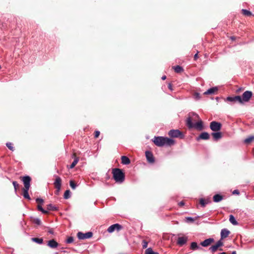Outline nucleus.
I'll return each mask as SVG.
<instances>
[{
  "instance_id": "1",
  "label": "nucleus",
  "mask_w": 254,
  "mask_h": 254,
  "mask_svg": "<svg viewBox=\"0 0 254 254\" xmlns=\"http://www.w3.org/2000/svg\"><path fill=\"white\" fill-rule=\"evenodd\" d=\"M154 143L157 146H171L175 144V140L172 138L164 136H155L153 140Z\"/></svg>"
},
{
  "instance_id": "2",
  "label": "nucleus",
  "mask_w": 254,
  "mask_h": 254,
  "mask_svg": "<svg viewBox=\"0 0 254 254\" xmlns=\"http://www.w3.org/2000/svg\"><path fill=\"white\" fill-rule=\"evenodd\" d=\"M113 178L116 182L122 183L125 180V175L122 171L119 168L113 169Z\"/></svg>"
},
{
  "instance_id": "3",
  "label": "nucleus",
  "mask_w": 254,
  "mask_h": 254,
  "mask_svg": "<svg viewBox=\"0 0 254 254\" xmlns=\"http://www.w3.org/2000/svg\"><path fill=\"white\" fill-rule=\"evenodd\" d=\"M186 125L189 128H195L199 130L203 129V123L201 120H199L195 124L191 122L190 119H187L186 121Z\"/></svg>"
},
{
  "instance_id": "4",
  "label": "nucleus",
  "mask_w": 254,
  "mask_h": 254,
  "mask_svg": "<svg viewBox=\"0 0 254 254\" xmlns=\"http://www.w3.org/2000/svg\"><path fill=\"white\" fill-rule=\"evenodd\" d=\"M168 135L171 137H180L183 138L184 137L183 133L179 129H171L168 132Z\"/></svg>"
},
{
  "instance_id": "5",
  "label": "nucleus",
  "mask_w": 254,
  "mask_h": 254,
  "mask_svg": "<svg viewBox=\"0 0 254 254\" xmlns=\"http://www.w3.org/2000/svg\"><path fill=\"white\" fill-rule=\"evenodd\" d=\"M221 127V124L216 121H213L210 124V128L213 131H218L220 130Z\"/></svg>"
},
{
  "instance_id": "6",
  "label": "nucleus",
  "mask_w": 254,
  "mask_h": 254,
  "mask_svg": "<svg viewBox=\"0 0 254 254\" xmlns=\"http://www.w3.org/2000/svg\"><path fill=\"white\" fill-rule=\"evenodd\" d=\"M123 228V227L118 224H114L113 225H111L107 229V231L110 233H113L114 231L117 230V231H119L121 230Z\"/></svg>"
},
{
  "instance_id": "7",
  "label": "nucleus",
  "mask_w": 254,
  "mask_h": 254,
  "mask_svg": "<svg viewBox=\"0 0 254 254\" xmlns=\"http://www.w3.org/2000/svg\"><path fill=\"white\" fill-rule=\"evenodd\" d=\"M253 93L250 91H246L243 93L242 94V96L241 97L242 98V104L244 102H248L251 98L252 97Z\"/></svg>"
},
{
  "instance_id": "8",
  "label": "nucleus",
  "mask_w": 254,
  "mask_h": 254,
  "mask_svg": "<svg viewBox=\"0 0 254 254\" xmlns=\"http://www.w3.org/2000/svg\"><path fill=\"white\" fill-rule=\"evenodd\" d=\"M93 233L91 232H88L86 233H83L82 232H78L77 233V237L80 240L89 239L92 237Z\"/></svg>"
},
{
  "instance_id": "9",
  "label": "nucleus",
  "mask_w": 254,
  "mask_h": 254,
  "mask_svg": "<svg viewBox=\"0 0 254 254\" xmlns=\"http://www.w3.org/2000/svg\"><path fill=\"white\" fill-rule=\"evenodd\" d=\"M226 100L231 102H238L240 104H242V98L241 96L239 95L234 97L229 96L227 97Z\"/></svg>"
},
{
  "instance_id": "10",
  "label": "nucleus",
  "mask_w": 254,
  "mask_h": 254,
  "mask_svg": "<svg viewBox=\"0 0 254 254\" xmlns=\"http://www.w3.org/2000/svg\"><path fill=\"white\" fill-rule=\"evenodd\" d=\"M31 180V178L28 176H25L23 177L22 181L24 185V189H29Z\"/></svg>"
},
{
  "instance_id": "11",
  "label": "nucleus",
  "mask_w": 254,
  "mask_h": 254,
  "mask_svg": "<svg viewBox=\"0 0 254 254\" xmlns=\"http://www.w3.org/2000/svg\"><path fill=\"white\" fill-rule=\"evenodd\" d=\"M210 138L209 134L207 132H203L198 136L196 139L197 141H199L200 139L202 140H208Z\"/></svg>"
},
{
  "instance_id": "12",
  "label": "nucleus",
  "mask_w": 254,
  "mask_h": 254,
  "mask_svg": "<svg viewBox=\"0 0 254 254\" xmlns=\"http://www.w3.org/2000/svg\"><path fill=\"white\" fill-rule=\"evenodd\" d=\"M187 119H190L191 122L199 121L200 120L198 114L194 112H190L189 114V117Z\"/></svg>"
},
{
  "instance_id": "13",
  "label": "nucleus",
  "mask_w": 254,
  "mask_h": 254,
  "mask_svg": "<svg viewBox=\"0 0 254 254\" xmlns=\"http://www.w3.org/2000/svg\"><path fill=\"white\" fill-rule=\"evenodd\" d=\"M145 156H146L147 160L148 161V162L151 163H153L154 162V161H155L154 158L153 154L151 152H150L149 151H146L145 152Z\"/></svg>"
},
{
  "instance_id": "14",
  "label": "nucleus",
  "mask_w": 254,
  "mask_h": 254,
  "mask_svg": "<svg viewBox=\"0 0 254 254\" xmlns=\"http://www.w3.org/2000/svg\"><path fill=\"white\" fill-rule=\"evenodd\" d=\"M214 241L213 238H208L200 243V245L204 247H206L209 246Z\"/></svg>"
},
{
  "instance_id": "15",
  "label": "nucleus",
  "mask_w": 254,
  "mask_h": 254,
  "mask_svg": "<svg viewBox=\"0 0 254 254\" xmlns=\"http://www.w3.org/2000/svg\"><path fill=\"white\" fill-rule=\"evenodd\" d=\"M62 180L60 177L57 176L54 182V185L58 190H60L61 188Z\"/></svg>"
},
{
  "instance_id": "16",
  "label": "nucleus",
  "mask_w": 254,
  "mask_h": 254,
  "mask_svg": "<svg viewBox=\"0 0 254 254\" xmlns=\"http://www.w3.org/2000/svg\"><path fill=\"white\" fill-rule=\"evenodd\" d=\"M47 245L52 249H55L58 247L59 244L54 239H52L48 241Z\"/></svg>"
},
{
  "instance_id": "17",
  "label": "nucleus",
  "mask_w": 254,
  "mask_h": 254,
  "mask_svg": "<svg viewBox=\"0 0 254 254\" xmlns=\"http://www.w3.org/2000/svg\"><path fill=\"white\" fill-rule=\"evenodd\" d=\"M230 232L228 229H227L226 228H224V229H222L221 231V233H220L221 239H224L227 238L228 236V235L230 234Z\"/></svg>"
},
{
  "instance_id": "18",
  "label": "nucleus",
  "mask_w": 254,
  "mask_h": 254,
  "mask_svg": "<svg viewBox=\"0 0 254 254\" xmlns=\"http://www.w3.org/2000/svg\"><path fill=\"white\" fill-rule=\"evenodd\" d=\"M188 241V238L187 237H179L177 241V244L179 246H183L185 245Z\"/></svg>"
},
{
  "instance_id": "19",
  "label": "nucleus",
  "mask_w": 254,
  "mask_h": 254,
  "mask_svg": "<svg viewBox=\"0 0 254 254\" xmlns=\"http://www.w3.org/2000/svg\"><path fill=\"white\" fill-rule=\"evenodd\" d=\"M218 90L217 87H213L208 89L204 93V95L214 94Z\"/></svg>"
},
{
  "instance_id": "20",
  "label": "nucleus",
  "mask_w": 254,
  "mask_h": 254,
  "mask_svg": "<svg viewBox=\"0 0 254 254\" xmlns=\"http://www.w3.org/2000/svg\"><path fill=\"white\" fill-rule=\"evenodd\" d=\"M121 160L122 163L124 165H128L130 163L129 159L126 156H122L121 157Z\"/></svg>"
},
{
  "instance_id": "21",
  "label": "nucleus",
  "mask_w": 254,
  "mask_h": 254,
  "mask_svg": "<svg viewBox=\"0 0 254 254\" xmlns=\"http://www.w3.org/2000/svg\"><path fill=\"white\" fill-rule=\"evenodd\" d=\"M212 135L213 137V138L215 140H217L221 138H222V133L220 132H212Z\"/></svg>"
},
{
  "instance_id": "22",
  "label": "nucleus",
  "mask_w": 254,
  "mask_h": 254,
  "mask_svg": "<svg viewBox=\"0 0 254 254\" xmlns=\"http://www.w3.org/2000/svg\"><path fill=\"white\" fill-rule=\"evenodd\" d=\"M213 198L215 202H218L223 199V197L221 195L217 194L213 196Z\"/></svg>"
},
{
  "instance_id": "23",
  "label": "nucleus",
  "mask_w": 254,
  "mask_h": 254,
  "mask_svg": "<svg viewBox=\"0 0 254 254\" xmlns=\"http://www.w3.org/2000/svg\"><path fill=\"white\" fill-rule=\"evenodd\" d=\"M210 202V201L208 199L205 200L203 198H200L199 199V203L202 207H204L207 204Z\"/></svg>"
},
{
  "instance_id": "24",
  "label": "nucleus",
  "mask_w": 254,
  "mask_h": 254,
  "mask_svg": "<svg viewBox=\"0 0 254 254\" xmlns=\"http://www.w3.org/2000/svg\"><path fill=\"white\" fill-rule=\"evenodd\" d=\"M229 221L234 225H238V222L236 221L235 217L233 215L229 216Z\"/></svg>"
},
{
  "instance_id": "25",
  "label": "nucleus",
  "mask_w": 254,
  "mask_h": 254,
  "mask_svg": "<svg viewBox=\"0 0 254 254\" xmlns=\"http://www.w3.org/2000/svg\"><path fill=\"white\" fill-rule=\"evenodd\" d=\"M190 248L191 250H192L193 251H194L197 249H201L198 246L197 243L194 242H192L191 243Z\"/></svg>"
},
{
  "instance_id": "26",
  "label": "nucleus",
  "mask_w": 254,
  "mask_h": 254,
  "mask_svg": "<svg viewBox=\"0 0 254 254\" xmlns=\"http://www.w3.org/2000/svg\"><path fill=\"white\" fill-rule=\"evenodd\" d=\"M31 240L38 244H42L43 243V239L42 238H32Z\"/></svg>"
},
{
  "instance_id": "27",
  "label": "nucleus",
  "mask_w": 254,
  "mask_h": 254,
  "mask_svg": "<svg viewBox=\"0 0 254 254\" xmlns=\"http://www.w3.org/2000/svg\"><path fill=\"white\" fill-rule=\"evenodd\" d=\"M173 68L174 69L175 71L177 73H180L183 71V68L180 65H176L173 67Z\"/></svg>"
},
{
  "instance_id": "28",
  "label": "nucleus",
  "mask_w": 254,
  "mask_h": 254,
  "mask_svg": "<svg viewBox=\"0 0 254 254\" xmlns=\"http://www.w3.org/2000/svg\"><path fill=\"white\" fill-rule=\"evenodd\" d=\"M29 189H23V196L25 198L30 199V197L28 193V190Z\"/></svg>"
},
{
  "instance_id": "29",
  "label": "nucleus",
  "mask_w": 254,
  "mask_h": 254,
  "mask_svg": "<svg viewBox=\"0 0 254 254\" xmlns=\"http://www.w3.org/2000/svg\"><path fill=\"white\" fill-rule=\"evenodd\" d=\"M78 161H79L78 157H75L73 161L70 165L69 168H70V169L73 168L75 167V166L77 164V163H78Z\"/></svg>"
},
{
  "instance_id": "30",
  "label": "nucleus",
  "mask_w": 254,
  "mask_h": 254,
  "mask_svg": "<svg viewBox=\"0 0 254 254\" xmlns=\"http://www.w3.org/2000/svg\"><path fill=\"white\" fill-rule=\"evenodd\" d=\"M57 208L52 204L47 205V211H56L57 210Z\"/></svg>"
},
{
  "instance_id": "31",
  "label": "nucleus",
  "mask_w": 254,
  "mask_h": 254,
  "mask_svg": "<svg viewBox=\"0 0 254 254\" xmlns=\"http://www.w3.org/2000/svg\"><path fill=\"white\" fill-rule=\"evenodd\" d=\"M254 139V136H250L248 137L245 139L244 140V143L248 144L252 142Z\"/></svg>"
},
{
  "instance_id": "32",
  "label": "nucleus",
  "mask_w": 254,
  "mask_h": 254,
  "mask_svg": "<svg viewBox=\"0 0 254 254\" xmlns=\"http://www.w3.org/2000/svg\"><path fill=\"white\" fill-rule=\"evenodd\" d=\"M242 13L246 16H250L252 15V12L248 10L243 9H242Z\"/></svg>"
},
{
  "instance_id": "33",
  "label": "nucleus",
  "mask_w": 254,
  "mask_h": 254,
  "mask_svg": "<svg viewBox=\"0 0 254 254\" xmlns=\"http://www.w3.org/2000/svg\"><path fill=\"white\" fill-rule=\"evenodd\" d=\"M70 197V191L69 190H65L64 194V199H67Z\"/></svg>"
},
{
  "instance_id": "34",
  "label": "nucleus",
  "mask_w": 254,
  "mask_h": 254,
  "mask_svg": "<svg viewBox=\"0 0 254 254\" xmlns=\"http://www.w3.org/2000/svg\"><path fill=\"white\" fill-rule=\"evenodd\" d=\"M218 248L219 247L217 246L216 244H215V245L210 247L209 250L211 251L212 253H214L218 249Z\"/></svg>"
},
{
  "instance_id": "35",
  "label": "nucleus",
  "mask_w": 254,
  "mask_h": 254,
  "mask_svg": "<svg viewBox=\"0 0 254 254\" xmlns=\"http://www.w3.org/2000/svg\"><path fill=\"white\" fill-rule=\"evenodd\" d=\"M145 254H158V253L153 252L151 248H149L146 249Z\"/></svg>"
},
{
  "instance_id": "36",
  "label": "nucleus",
  "mask_w": 254,
  "mask_h": 254,
  "mask_svg": "<svg viewBox=\"0 0 254 254\" xmlns=\"http://www.w3.org/2000/svg\"><path fill=\"white\" fill-rule=\"evenodd\" d=\"M37 209L38 210L41 211L43 214H48V211L47 210H46L43 208L41 205H38L37 206Z\"/></svg>"
},
{
  "instance_id": "37",
  "label": "nucleus",
  "mask_w": 254,
  "mask_h": 254,
  "mask_svg": "<svg viewBox=\"0 0 254 254\" xmlns=\"http://www.w3.org/2000/svg\"><path fill=\"white\" fill-rule=\"evenodd\" d=\"M12 143L11 142H7L6 143V146L8 148L9 150H10L12 151H13L14 150V147L12 146Z\"/></svg>"
},
{
  "instance_id": "38",
  "label": "nucleus",
  "mask_w": 254,
  "mask_h": 254,
  "mask_svg": "<svg viewBox=\"0 0 254 254\" xmlns=\"http://www.w3.org/2000/svg\"><path fill=\"white\" fill-rule=\"evenodd\" d=\"M69 185L73 190H75L77 186L76 184L74 182V181L72 180L70 181Z\"/></svg>"
},
{
  "instance_id": "39",
  "label": "nucleus",
  "mask_w": 254,
  "mask_h": 254,
  "mask_svg": "<svg viewBox=\"0 0 254 254\" xmlns=\"http://www.w3.org/2000/svg\"><path fill=\"white\" fill-rule=\"evenodd\" d=\"M33 222L38 225H40L41 224V220L39 219V218H34L33 219Z\"/></svg>"
},
{
  "instance_id": "40",
  "label": "nucleus",
  "mask_w": 254,
  "mask_h": 254,
  "mask_svg": "<svg viewBox=\"0 0 254 254\" xmlns=\"http://www.w3.org/2000/svg\"><path fill=\"white\" fill-rule=\"evenodd\" d=\"M195 220V219L191 217H186V221L187 222H193Z\"/></svg>"
},
{
  "instance_id": "41",
  "label": "nucleus",
  "mask_w": 254,
  "mask_h": 254,
  "mask_svg": "<svg viewBox=\"0 0 254 254\" xmlns=\"http://www.w3.org/2000/svg\"><path fill=\"white\" fill-rule=\"evenodd\" d=\"M193 97H194V98L196 100H198L200 99V94L197 93V92H195L194 94V95H193Z\"/></svg>"
},
{
  "instance_id": "42",
  "label": "nucleus",
  "mask_w": 254,
  "mask_h": 254,
  "mask_svg": "<svg viewBox=\"0 0 254 254\" xmlns=\"http://www.w3.org/2000/svg\"><path fill=\"white\" fill-rule=\"evenodd\" d=\"M222 239H220L217 242V243H216V244L217 245V246L219 248L220 247H222L223 246L224 244H223V242H222Z\"/></svg>"
},
{
  "instance_id": "43",
  "label": "nucleus",
  "mask_w": 254,
  "mask_h": 254,
  "mask_svg": "<svg viewBox=\"0 0 254 254\" xmlns=\"http://www.w3.org/2000/svg\"><path fill=\"white\" fill-rule=\"evenodd\" d=\"M12 184H13V186L14 187V190H15V191H16V190H17V188L19 186V185L17 183V182L16 181H13L12 182Z\"/></svg>"
},
{
  "instance_id": "44",
  "label": "nucleus",
  "mask_w": 254,
  "mask_h": 254,
  "mask_svg": "<svg viewBox=\"0 0 254 254\" xmlns=\"http://www.w3.org/2000/svg\"><path fill=\"white\" fill-rule=\"evenodd\" d=\"M73 242V238L72 237H69L67 238L66 241V242L68 244L71 243Z\"/></svg>"
},
{
  "instance_id": "45",
  "label": "nucleus",
  "mask_w": 254,
  "mask_h": 254,
  "mask_svg": "<svg viewBox=\"0 0 254 254\" xmlns=\"http://www.w3.org/2000/svg\"><path fill=\"white\" fill-rule=\"evenodd\" d=\"M148 242L145 240L142 242V248L143 249H146L147 247Z\"/></svg>"
},
{
  "instance_id": "46",
  "label": "nucleus",
  "mask_w": 254,
  "mask_h": 254,
  "mask_svg": "<svg viewBox=\"0 0 254 254\" xmlns=\"http://www.w3.org/2000/svg\"><path fill=\"white\" fill-rule=\"evenodd\" d=\"M36 201L37 202H40L41 203H43L44 202V200L41 198H37L36 199Z\"/></svg>"
},
{
  "instance_id": "47",
  "label": "nucleus",
  "mask_w": 254,
  "mask_h": 254,
  "mask_svg": "<svg viewBox=\"0 0 254 254\" xmlns=\"http://www.w3.org/2000/svg\"><path fill=\"white\" fill-rule=\"evenodd\" d=\"M99 134H100V131H99L96 130V131H95V135H94V136H95V138H97L99 136Z\"/></svg>"
},
{
  "instance_id": "48",
  "label": "nucleus",
  "mask_w": 254,
  "mask_h": 254,
  "mask_svg": "<svg viewBox=\"0 0 254 254\" xmlns=\"http://www.w3.org/2000/svg\"><path fill=\"white\" fill-rule=\"evenodd\" d=\"M233 194H240V192L239 191V190H234L233 191Z\"/></svg>"
},
{
  "instance_id": "49",
  "label": "nucleus",
  "mask_w": 254,
  "mask_h": 254,
  "mask_svg": "<svg viewBox=\"0 0 254 254\" xmlns=\"http://www.w3.org/2000/svg\"><path fill=\"white\" fill-rule=\"evenodd\" d=\"M178 204L180 206H183L185 205V203L183 201H182L180 202Z\"/></svg>"
},
{
  "instance_id": "50",
  "label": "nucleus",
  "mask_w": 254,
  "mask_h": 254,
  "mask_svg": "<svg viewBox=\"0 0 254 254\" xmlns=\"http://www.w3.org/2000/svg\"><path fill=\"white\" fill-rule=\"evenodd\" d=\"M48 233L50 234H54V231L53 229H50L49 231H48Z\"/></svg>"
},
{
  "instance_id": "51",
  "label": "nucleus",
  "mask_w": 254,
  "mask_h": 254,
  "mask_svg": "<svg viewBox=\"0 0 254 254\" xmlns=\"http://www.w3.org/2000/svg\"><path fill=\"white\" fill-rule=\"evenodd\" d=\"M218 254H227L226 253H225V252H222V253H219ZM232 254H236V251H233L232 253Z\"/></svg>"
},
{
  "instance_id": "52",
  "label": "nucleus",
  "mask_w": 254,
  "mask_h": 254,
  "mask_svg": "<svg viewBox=\"0 0 254 254\" xmlns=\"http://www.w3.org/2000/svg\"><path fill=\"white\" fill-rule=\"evenodd\" d=\"M198 58V52H197L196 54H195L194 56V59L196 60Z\"/></svg>"
},
{
  "instance_id": "53",
  "label": "nucleus",
  "mask_w": 254,
  "mask_h": 254,
  "mask_svg": "<svg viewBox=\"0 0 254 254\" xmlns=\"http://www.w3.org/2000/svg\"><path fill=\"white\" fill-rule=\"evenodd\" d=\"M59 191H60V190H58V189H57L55 191L56 194H57V195L59 194Z\"/></svg>"
},
{
  "instance_id": "54",
  "label": "nucleus",
  "mask_w": 254,
  "mask_h": 254,
  "mask_svg": "<svg viewBox=\"0 0 254 254\" xmlns=\"http://www.w3.org/2000/svg\"><path fill=\"white\" fill-rule=\"evenodd\" d=\"M166 78V76L165 75H164L162 77V80H165Z\"/></svg>"
},
{
  "instance_id": "55",
  "label": "nucleus",
  "mask_w": 254,
  "mask_h": 254,
  "mask_svg": "<svg viewBox=\"0 0 254 254\" xmlns=\"http://www.w3.org/2000/svg\"><path fill=\"white\" fill-rule=\"evenodd\" d=\"M231 39L232 40H235V38L234 37H231Z\"/></svg>"
},
{
  "instance_id": "56",
  "label": "nucleus",
  "mask_w": 254,
  "mask_h": 254,
  "mask_svg": "<svg viewBox=\"0 0 254 254\" xmlns=\"http://www.w3.org/2000/svg\"><path fill=\"white\" fill-rule=\"evenodd\" d=\"M169 88L171 90H172V89H171V84H169Z\"/></svg>"
},
{
  "instance_id": "57",
  "label": "nucleus",
  "mask_w": 254,
  "mask_h": 254,
  "mask_svg": "<svg viewBox=\"0 0 254 254\" xmlns=\"http://www.w3.org/2000/svg\"><path fill=\"white\" fill-rule=\"evenodd\" d=\"M54 254H60L59 253H58V252H56V253H54Z\"/></svg>"
},
{
  "instance_id": "58",
  "label": "nucleus",
  "mask_w": 254,
  "mask_h": 254,
  "mask_svg": "<svg viewBox=\"0 0 254 254\" xmlns=\"http://www.w3.org/2000/svg\"><path fill=\"white\" fill-rule=\"evenodd\" d=\"M219 250L220 251H222V249H220Z\"/></svg>"
}]
</instances>
